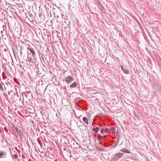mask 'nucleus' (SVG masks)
<instances>
[{
  "label": "nucleus",
  "mask_w": 161,
  "mask_h": 161,
  "mask_svg": "<svg viewBox=\"0 0 161 161\" xmlns=\"http://www.w3.org/2000/svg\"><path fill=\"white\" fill-rule=\"evenodd\" d=\"M74 80V79L73 77L71 76H69L66 77L65 81L67 83L69 84Z\"/></svg>",
  "instance_id": "1"
},
{
  "label": "nucleus",
  "mask_w": 161,
  "mask_h": 161,
  "mask_svg": "<svg viewBox=\"0 0 161 161\" xmlns=\"http://www.w3.org/2000/svg\"><path fill=\"white\" fill-rule=\"evenodd\" d=\"M27 49L29 50L31 53L33 58H35L36 56V53L34 50L31 47H28Z\"/></svg>",
  "instance_id": "2"
},
{
  "label": "nucleus",
  "mask_w": 161,
  "mask_h": 161,
  "mask_svg": "<svg viewBox=\"0 0 161 161\" xmlns=\"http://www.w3.org/2000/svg\"><path fill=\"white\" fill-rule=\"evenodd\" d=\"M121 68L124 72L126 74H129V72L128 69L126 67H124L122 65L121 66Z\"/></svg>",
  "instance_id": "3"
},
{
  "label": "nucleus",
  "mask_w": 161,
  "mask_h": 161,
  "mask_svg": "<svg viewBox=\"0 0 161 161\" xmlns=\"http://www.w3.org/2000/svg\"><path fill=\"white\" fill-rule=\"evenodd\" d=\"M120 151L126 153H131L130 150L126 148H123L120 150Z\"/></svg>",
  "instance_id": "4"
},
{
  "label": "nucleus",
  "mask_w": 161,
  "mask_h": 161,
  "mask_svg": "<svg viewBox=\"0 0 161 161\" xmlns=\"http://www.w3.org/2000/svg\"><path fill=\"white\" fill-rule=\"evenodd\" d=\"M124 154L123 153H116L115 154L116 157L118 158L119 159L122 157Z\"/></svg>",
  "instance_id": "5"
},
{
  "label": "nucleus",
  "mask_w": 161,
  "mask_h": 161,
  "mask_svg": "<svg viewBox=\"0 0 161 161\" xmlns=\"http://www.w3.org/2000/svg\"><path fill=\"white\" fill-rule=\"evenodd\" d=\"M83 120L84 122L87 125L89 124L87 118L86 117H84L83 118Z\"/></svg>",
  "instance_id": "6"
},
{
  "label": "nucleus",
  "mask_w": 161,
  "mask_h": 161,
  "mask_svg": "<svg viewBox=\"0 0 161 161\" xmlns=\"http://www.w3.org/2000/svg\"><path fill=\"white\" fill-rule=\"evenodd\" d=\"M99 130V128L98 127H95L93 129V131H95L96 133H98Z\"/></svg>",
  "instance_id": "7"
},
{
  "label": "nucleus",
  "mask_w": 161,
  "mask_h": 161,
  "mask_svg": "<svg viewBox=\"0 0 161 161\" xmlns=\"http://www.w3.org/2000/svg\"><path fill=\"white\" fill-rule=\"evenodd\" d=\"M76 84L75 83V82H74L73 83L71 84L70 85V86L71 87H75L76 86Z\"/></svg>",
  "instance_id": "8"
},
{
  "label": "nucleus",
  "mask_w": 161,
  "mask_h": 161,
  "mask_svg": "<svg viewBox=\"0 0 161 161\" xmlns=\"http://www.w3.org/2000/svg\"><path fill=\"white\" fill-rule=\"evenodd\" d=\"M119 142V140L117 139L114 142V146H117Z\"/></svg>",
  "instance_id": "9"
},
{
  "label": "nucleus",
  "mask_w": 161,
  "mask_h": 161,
  "mask_svg": "<svg viewBox=\"0 0 161 161\" xmlns=\"http://www.w3.org/2000/svg\"><path fill=\"white\" fill-rule=\"evenodd\" d=\"M4 154L3 153V152H0V158H4V157H3L2 156Z\"/></svg>",
  "instance_id": "10"
},
{
  "label": "nucleus",
  "mask_w": 161,
  "mask_h": 161,
  "mask_svg": "<svg viewBox=\"0 0 161 161\" xmlns=\"http://www.w3.org/2000/svg\"><path fill=\"white\" fill-rule=\"evenodd\" d=\"M100 141H102L103 137L101 136H99L97 137Z\"/></svg>",
  "instance_id": "11"
},
{
  "label": "nucleus",
  "mask_w": 161,
  "mask_h": 161,
  "mask_svg": "<svg viewBox=\"0 0 161 161\" xmlns=\"http://www.w3.org/2000/svg\"><path fill=\"white\" fill-rule=\"evenodd\" d=\"M97 148L100 151H103L104 150V149L101 147H97Z\"/></svg>",
  "instance_id": "12"
},
{
  "label": "nucleus",
  "mask_w": 161,
  "mask_h": 161,
  "mask_svg": "<svg viewBox=\"0 0 161 161\" xmlns=\"http://www.w3.org/2000/svg\"><path fill=\"white\" fill-rule=\"evenodd\" d=\"M13 158L15 159H17L18 158V156L16 154H15L13 156Z\"/></svg>",
  "instance_id": "13"
},
{
  "label": "nucleus",
  "mask_w": 161,
  "mask_h": 161,
  "mask_svg": "<svg viewBox=\"0 0 161 161\" xmlns=\"http://www.w3.org/2000/svg\"><path fill=\"white\" fill-rule=\"evenodd\" d=\"M0 89L1 90H3V85L0 83Z\"/></svg>",
  "instance_id": "14"
},
{
  "label": "nucleus",
  "mask_w": 161,
  "mask_h": 161,
  "mask_svg": "<svg viewBox=\"0 0 161 161\" xmlns=\"http://www.w3.org/2000/svg\"><path fill=\"white\" fill-rule=\"evenodd\" d=\"M104 128H103L101 130V133H103L104 132H105L104 131Z\"/></svg>",
  "instance_id": "15"
},
{
  "label": "nucleus",
  "mask_w": 161,
  "mask_h": 161,
  "mask_svg": "<svg viewBox=\"0 0 161 161\" xmlns=\"http://www.w3.org/2000/svg\"><path fill=\"white\" fill-rule=\"evenodd\" d=\"M104 131L106 133L107 132H108V128H106L105 129H104Z\"/></svg>",
  "instance_id": "16"
},
{
  "label": "nucleus",
  "mask_w": 161,
  "mask_h": 161,
  "mask_svg": "<svg viewBox=\"0 0 161 161\" xmlns=\"http://www.w3.org/2000/svg\"><path fill=\"white\" fill-rule=\"evenodd\" d=\"M114 130V128L113 127H112L111 129V131H112V130Z\"/></svg>",
  "instance_id": "17"
},
{
  "label": "nucleus",
  "mask_w": 161,
  "mask_h": 161,
  "mask_svg": "<svg viewBox=\"0 0 161 161\" xmlns=\"http://www.w3.org/2000/svg\"><path fill=\"white\" fill-rule=\"evenodd\" d=\"M112 133L114 134L115 133V132H114V131H113L112 132Z\"/></svg>",
  "instance_id": "18"
},
{
  "label": "nucleus",
  "mask_w": 161,
  "mask_h": 161,
  "mask_svg": "<svg viewBox=\"0 0 161 161\" xmlns=\"http://www.w3.org/2000/svg\"><path fill=\"white\" fill-rule=\"evenodd\" d=\"M137 118L138 119H139V118H140L139 117H138V116H137Z\"/></svg>",
  "instance_id": "19"
},
{
  "label": "nucleus",
  "mask_w": 161,
  "mask_h": 161,
  "mask_svg": "<svg viewBox=\"0 0 161 161\" xmlns=\"http://www.w3.org/2000/svg\"><path fill=\"white\" fill-rule=\"evenodd\" d=\"M29 91H28V92H27V93H29Z\"/></svg>",
  "instance_id": "20"
}]
</instances>
